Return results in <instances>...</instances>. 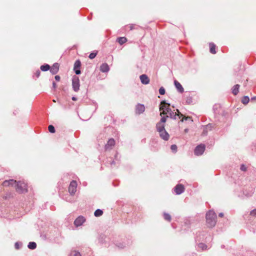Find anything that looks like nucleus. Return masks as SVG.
Listing matches in <instances>:
<instances>
[{
    "mask_svg": "<svg viewBox=\"0 0 256 256\" xmlns=\"http://www.w3.org/2000/svg\"><path fill=\"white\" fill-rule=\"evenodd\" d=\"M15 185L16 187V190L20 193H24L27 191L26 184L24 182H16V180H5L3 182L2 185L4 186H7L10 185Z\"/></svg>",
    "mask_w": 256,
    "mask_h": 256,
    "instance_id": "1",
    "label": "nucleus"
},
{
    "mask_svg": "<svg viewBox=\"0 0 256 256\" xmlns=\"http://www.w3.org/2000/svg\"><path fill=\"white\" fill-rule=\"evenodd\" d=\"M206 220L208 226L213 228L216 224L217 216L213 210L208 211L206 214Z\"/></svg>",
    "mask_w": 256,
    "mask_h": 256,
    "instance_id": "2",
    "label": "nucleus"
},
{
    "mask_svg": "<svg viewBox=\"0 0 256 256\" xmlns=\"http://www.w3.org/2000/svg\"><path fill=\"white\" fill-rule=\"evenodd\" d=\"M170 104L166 103L165 101H162L160 103V110L161 111L160 116L168 115L172 111V110L170 108Z\"/></svg>",
    "mask_w": 256,
    "mask_h": 256,
    "instance_id": "3",
    "label": "nucleus"
},
{
    "mask_svg": "<svg viewBox=\"0 0 256 256\" xmlns=\"http://www.w3.org/2000/svg\"><path fill=\"white\" fill-rule=\"evenodd\" d=\"M157 132H158L160 136L164 140H168L169 139L170 135L165 130V126L156 127Z\"/></svg>",
    "mask_w": 256,
    "mask_h": 256,
    "instance_id": "4",
    "label": "nucleus"
},
{
    "mask_svg": "<svg viewBox=\"0 0 256 256\" xmlns=\"http://www.w3.org/2000/svg\"><path fill=\"white\" fill-rule=\"evenodd\" d=\"M72 86L74 90L77 92L80 90V79L77 76H74L72 79Z\"/></svg>",
    "mask_w": 256,
    "mask_h": 256,
    "instance_id": "5",
    "label": "nucleus"
},
{
    "mask_svg": "<svg viewBox=\"0 0 256 256\" xmlns=\"http://www.w3.org/2000/svg\"><path fill=\"white\" fill-rule=\"evenodd\" d=\"M77 182L75 180H72L70 184L68 187V192L71 195H73L75 194L76 190Z\"/></svg>",
    "mask_w": 256,
    "mask_h": 256,
    "instance_id": "6",
    "label": "nucleus"
},
{
    "mask_svg": "<svg viewBox=\"0 0 256 256\" xmlns=\"http://www.w3.org/2000/svg\"><path fill=\"white\" fill-rule=\"evenodd\" d=\"M205 150V146L203 144H200L194 150V154L196 156L202 155Z\"/></svg>",
    "mask_w": 256,
    "mask_h": 256,
    "instance_id": "7",
    "label": "nucleus"
},
{
    "mask_svg": "<svg viewBox=\"0 0 256 256\" xmlns=\"http://www.w3.org/2000/svg\"><path fill=\"white\" fill-rule=\"evenodd\" d=\"M176 111L178 112V114L172 110L168 114L166 115V117L176 120L177 118L183 116V114L180 112L178 110H176Z\"/></svg>",
    "mask_w": 256,
    "mask_h": 256,
    "instance_id": "8",
    "label": "nucleus"
},
{
    "mask_svg": "<svg viewBox=\"0 0 256 256\" xmlns=\"http://www.w3.org/2000/svg\"><path fill=\"white\" fill-rule=\"evenodd\" d=\"M174 190L176 194H180L184 192V187L182 184H178L174 187Z\"/></svg>",
    "mask_w": 256,
    "mask_h": 256,
    "instance_id": "9",
    "label": "nucleus"
},
{
    "mask_svg": "<svg viewBox=\"0 0 256 256\" xmlns=\"http://www.w3.org/2000/svg\"><path fill=\"white\" fill-rule=\"evenodd\" d=\"M86 219L82 216H79L74 222V224L76 226H79L85 222Z\"/></svg>",
    "mask_w": 256,
    "mask_h": 256,
    "instance_id": "10",
    "label": "nucleus"
},
{
    "mask_svg": "<svg viewBox=\"0 0 256 256\" xmlns=\"http://www.w3.org/2000/svg\"><path fill=\"white\" fill-rule=\"evenodd\" d=\"M141 82L144 84H148L150 82V78L145 74H142L140 76Z\"/></svg>",
    "mask_w": 256,
    "mask_h": 256,
    "instance_id": "11",
    "label": "nucleus"
},
{
    "mask_svg": "<svg viewBox=\"0 0 256 256\" xmlns=\"http://www.w3.org/2000/svg\"><path fill=\"white\" fill-rule=\"evenodd\" d=\"M145 107L144 104H138L136 106V112L138 114H141L144 112Z\"/></svg>",
    "mask_w": 256,
    "mask_h": 256,
    "instance_id": "12",
    "label": "nucleus"
},
{
    "mask_svg": "<svg viewBox=\"0 0 256 256\" xmlns=\"http://www.w3.org/2000/svg\"><path fill=\"white\" fill-rule=\"evenodd\" d=\"M115 144V141L113 138H110L107 144L105 145V150H109L112 149V146H114Z\"/></svg>",
    "mask_w": 256,
    "mask_h": 256,
    "instance_id": "13",
    "label": "nucleus"
},
{
    "mask_svg": "<svg viewBox=\"0 0 256 256\" xmlns=\"http://www.w3.org/2000/svg\"><path fill=\"white\" fill-rule=\"evenodd\" d=\"M58 69H59V64L58 63H55L50 68V72L52 74H55L58 72Z\"/></svg>",
    "mask_w": 256,
    "mask_h": 256,
    "instance_id": "14",
    "label": "nucleus"
},
{
    "mask_svg": "<svg viewBox=\"0 0 256 256\" xmlns=\"http://www.w3.org/2000/svg\"><path fill=\"white\" fill-rule=\"evenodd\" d=\"M162 118L159 122H158L156 124V127H160L162 128V127L165 126V122L166 120V118L168 117L164 116H161Z\"/></svg>",
    "mask_w": 256,
    "mask_h": 256,
    "instance_id": "15",
    "label": "nucleus"
},
{
    "mask_svg": "<svg viewBox=\"0 0 256 256\" xmlns=\"http://www.w3.org/2000/svg\"><path fill=\"white\" fill-rule=\"evenodd\" d=\"M100 70L102 72H108L110 70L108 65L106 63L102 64L100 66Z\"/></svg>",
    "mask_w": 256,
    "mask_h": 256,
    "instance_id": "16",
    "label": "nucleus"
},
{
    "mask_svg": "<svg viewBox=\"0 0 256 256\" xmlns=\"http://www.w3.org/2000/svg\"><path fill=\"white\" fill-rule=\"evenodd\" d=\"M174 84L177 90L180 93H182L184 91V89L181 84L177 80H174Z\"/></svg>",
    "mask_w": 256,
    "mask_h": 256,
    "instance_id": "17",
    "label": "nucleus"
},
{
    "mask_svg": "<svg viewBox=\"0 0 256 256\" xmlns=\"http://www.w3.org/2000/svg\"><path fill=\"white\" fill-rule=\"evenodd\" d=\"M210 52L212 54H216V45L214 43H210Z\"/></svg>",
    "mask_w": 256,
    "mask_h": 256,
    "instance_id": "18",
    "label": "nucleus"
},
{
    "mask_svg": "<svg viewBox=\"0 0 256 256\" xmlns=\"http://www.w3.org/2000/svg\"><path fill=\"white\" fill-rule=\"evenodd\" d=\"M240 86L237 84L234 86L232 88V92L234 95H236L238 94Z\"/></svg>",
    "mask_w": 256,
    "mask_h": 256,
    "instance_id": "19",
    "label": "nucleus"
},
{
    "mask_svg": "<svg viewBox=\"0 0 256 256\" xmlns=\"http://www.w3.org/2000/svg\"><path fill=\"white\" fill-rule=\"evenodd\" d=\"M127 41V39L125 37H120L117 38V42L120 44H122Z\"/></svg>",
    "mask_w": 256,
    "mask_h": 256,
    "instance_id": "20",
    "label": "nucleus"
},
{
    "mask_svg": "<svg viewBox=\"0 0 256 256\" xmlns=\"http://www.w3.org/2000/svg\"><path fill=\"white\" fill-rule=\"evenodd\" d=\"M28 247L31 250H34L36 247V244L35 242H30L28 244Z\"/></svg>",
    "mask_w": 256,
    "mask_h": 256,
    "instance_id": "21",
    "label": "nucleus"
},
{
    "mask_svg": "<svg viewBox=\"0 0 256 256\" xmlns=\"http://www.w3.org/2000/svg\"><path fill=\"white\" fill-rule=\"evenodd\" d=\"M50 68V66L48 64L42 65L40 66V70L44 72H46V71L49 70Z\"/></svg>",
    "mask_w": 256,
    "mask_h": 256,
    "instance_id": "22",
    "label": "nucleus"
},
{
    "mask_svg": "<svg viewBox=\"0 0 256 256\" xmlns=\"http://www.w3.org/2000/svg\"><path fill=\"white\" fill-rule=\"evenodd\" d=\"M103 214V212L102 210L100 209H97L94 213V215L95 216L98 217L101 216Z\"/></svg>",
    "mask_w": 256,
    "mask_h": 256,
    "instance_id": "23",
    "label": "nucleus"
},
{
    "mask_svg": "<svg viewBox=\"0 0 256 256\" xmlns=\"http://www.w3.org/2000/svg\"><path fill=\"white\" fill-rule=\"evenodd\" d=\"M70 256H81V254L79 252L74 250L71 251Z\"/></svg>",
    "mask_w": 256,
    "mask_h": 256,
    "instance_id": "24",
    "label": "nucleus"
},
{
    "mask_svg": "<svg viewBox=\"0 0 256 256\" xmlns=\"http://www.w3.org/2000/svg\"><path fill=\"white\" fill-rule=\"evenodd\" d=\"M249 101H250V98L248 96H244L242 99V102L244 104H248Z\"/></svg>",
    "mask_w": 256,
    "mask_h": 256,
    "instance_id": "25",
    "label": "nucleus"
},
{
    "mask_svg": "<svg viewBox=\"0 0 256 256\" xmlns=\"http://www.w3.org/2000/svg\"><path fill=\"white\" fill-rule=\"evenodd\" d=\"M80 62L79 60H76L74 64V70L80 68Z\"/></svg>",
    "mask_w": 256,
    "mask_h": 256,
    "instance_id": "26",
    "label": "nucleus"
},
{
    "mask_svg": "<svg viewBox=\"0 0 256 256\" xmlns=\"http://www.w3.org/2000/svg\"><path fill=\"white\" fill-rule=\"evenodd\" d=\"M164 220H166L170 222L171 220V216H170V214H168V213H166V212L164 213Z\"/></svg>",
    "mask_w": 256,
    "mask_h": 256,
    "instance_id": "27",
    "label": "nucleus"
},
{
    "mask_svg": "<svg viewBox=\"0 0 256 256\" xmlns=\"http://www.w3.org/2000/svg\"><path fill=\"white\" fill-rule=\"evenodd\" d=\"M198 248H200L202 250H206V248L207 246L204 244L200 243L198 245Z\"/></svg>",
    "mask_w": 256,
    "mask_h": 256,
    "instance_id": "28",
    "label": "nucleus"
},
{
    "mask_svg": "<svg viewBox=\"0 0 256 256\" xmlns=\"http://www.w3.org/2000/svg\"><path fill=\"white\" fill-rule=\"evenodd\" d=\"M211 128V124H209L206 126V128H204L202 134L203 135H206L207 133V129Z\"/></svg>",
    "mask_w": 256,
    "mask_h": 256,
    "instance_id": "29",
    "label": "nucleus"
},
{
    "mask_svg": "<svg viewBox=\"0 0 256 256\" xmlns=\"http://www.w3.org/2000/svg\"><path fill=\"white\" fill-rule=\"evenodd\" d=\"M49 132L51 133H54L55 132L54 127L52 125H50L48 127Z\"/></svg>",
    "mask_w": 256,
    "mask_h": 256,
    "instance_id": "30",
    "label": "nucleus"
},
{
    "mask_svg": "<svg viewBox=\"0 0 256 256\" xmlns=\"http://www.w3.org/2000/svg\"><path fill=\"white\" fill-rule=\"evenodd\" d=\"M159 93L163 95L165 94V89L163 87H160L159 89Z\"/></svg>",
    "mask_w": 256,
    "mask_h": 256,
    "instance_id": "31",
    "label": "nucleus"
},
{
    "mask_svg": "<svg viewBox=\"0 0 256 256\" xmlns=\"http://www.w3.org/2000/svg\"><path fill=\"white\" fill-rule=\"evenodd\" d=\"M170 149L172 151L176 152L177 150V146L176 144H172L170 146Z\"/></svg>",
    "mask_w": 256,
    "mask_h": 256,
    "instance_id": "32",
    "label": "nucleus"
},
{
    "mask_svg": "<svg viewBox=\"0 0 256 256\" xmlns=\"http://www.w3.org/2000/svg\"><path fill=\"white\" fill-rule=\"evenodd\" d=\"M190 120L191 121H192V120H191V118L190 116H184L182 118L181 120V122H183L184 120Z\"/></svg>",
    "mask_w": 256,
    "mask_h": 256,
    "instance_id": "33",
    "label": "nucleus"
},
{
    "mask_svg": "<svg viewBox=\"0 0 256 256\" xmlns=\"http://www.w3.org/2000/svg\"><path fill=\"white\" fill-rule=\"evenodd\" d=\"M96 53L92 52L89 55V58L90 59H93L94 58L96 57Z\"/></svg>",
    "mask_w": 256,
    "mask_h": 256,
    "instance_id": "34",
    "label": "nucleus"
},
{
    "mask_svg": "<svg viewBox=\"0 0 256 256\" xmlns=\"http://www.w3.org/2000/svg\"><path fill=\"white\" fill-rule=\"evenodd\" d=\"M250 215L256 217V209L253 210L250 212Z\"/></svg>",
    "mask_w": 256,
    "mask_h": 256,
    "instance_id": "35",
    "label": "nucleus"
},
{
    "mask_svg": "<svg viewBox=\"0 0 256 256\" xmlns=\"http://www.w3.org/2000/svg\"><path fill=\"white\" fill-rule=\"evenodd\" d=\"M246 166L244 165V164H242L240 166V169L241 170L243 171V172H245L246 170Z\"/></svg>",
    "mask_w": 256,
    "mask_h": 256,
    "instance_id": "36",
    "label": "nucleus"
},
{
    "mask_svg": "<svg viewBox=\"0 0 256 256\" xmlns=\"http://www.w3.org/2000/svg\"><path fill=\"white\" fill-rule=\"evenodd\" d=\"M14 246L16 249H17V250L19 249L20 248L19 242H16L15 244H14Z\"/></svg>",
    "mask_w": 256,
    "mask_h": 256,
    "instance_id": "37",
    "label": "nucleus"
},
{
    "mask_svg": "<svg viewBox=\"0 0 256 256\" xmlns=\"http://www.w3.org/2000/svg\"><path fill=\"white\" fill-rule=\"evenodd\" d=\"M75 70V72L76 74H80V70L79 68L78 69H76V70Z\"/></svg>",
    "mask_w": 256,
    "mask_h": 256,
    "instance_id": "38",
    "label": "nucleus"
},
{
    "mask_svg": "<svg viewBox=\"0 0 256 256\" xmlns=\"http://www.w3.org/2000/svg\"><path fill=\"white\" fill-rule=\"evenodd\" d=\"M55 79L57 81H59L60 80V76H55Z\"/></svg>",
    "mask_w": 256,
    "mask_h": 256,
    "instance_id": "39",
    "label": "nucleus"
},
{
    "mask_svg": "<svg viewBox=\"0 0 256 256\" xmlns=\"http://www.w3.org/2000/svg\"><path fill=\"white\" fill-rule=\"evenodd\" d=\"M40 70H38L36 72V76L37 77H38L40 74Z\"/></svg>",
    "mask_w": 256,
    "mask_h": 256,
    "instance_id": "40",
    "label": "nucleus"
},
{
    "mask_svg": "<svg viewBox=\"0 0 256 256\" xmlns=\"http://www.w3.org/2000/svg\"><path fill=\"white\" fill-rule=\"evenodd\" d=\"M134 26L133 24H131L130 25V30H132L134 29Z\"/></svg>",
    "mask_w": 256,
    "mask_h": 256,
    "instance_id": "41",
    "label": "nucleus"
},
{
    "mask_svg": "<svg viewBox=\"0 0 256 256\" xmlns=\"http://www.w3.org/2000/svg\"><path fill=\"white\" fill-rule=\"evenodd\" d=\"M218 216H220V217H222V216H224V214H223V213H222V212H220V214H219V215H218Z\"/></svg>",
    "mask_w": 256,
    "mask_h": 256,
    "instance_id": "42",
    "label": "nucleus"
},
{
    "mask_svg": "<svg viewBox=\"0 0 256 256\" xmlns=\"http://www.w3.org/2000/svg\"><path fill=\"white\" fill-rule=\"evenodd\" d=\"M72 100H74V101H75V100H77V98H76V97L73 96V97L72 98Z\"/></svg>",
    "mask_w": 256,
    "mask_h": 256,
    "instance_id": "43",
    "label": "nucleus"
},
{
    "mask_svg": "<svg viewBox=\"0 0 256 256\" xmlns=\"http://www.w3.org/2000/svg\"><path fill=\"white\" fill-rule=\"evenodd\" d=\"M52 85H53V86H54V88H56V84L54 82H53Z\"/></svg>",
    "mask_w": 256,
    "mask_h": 256,
    "instance_id": "44",
    "label": "nucleus"
},
{
    "mask_svg": "<svg viewBox=\"0 0 256 256\" xmlns=\"http://www.w3.org/2000/svg\"><path fill=\"white\" fill-rule=\"evenodd\" d=\"M114 164V162L113 160L112 161V162H111V164L112 165V164Z\"/></svg>",
    "mask_w": 256,
    "mask_h": 256,
    "instance_id": "45",
    "label": "nucleus"
},
{
    "mask_svg": "<svg viewBox=\"0 0 256 256\" xmlns=\"http://www.w3.org/2000/svg\"><path fill=\"white\" fill-rule=\"evenodd\" d=\"M255 99H256V96L253 97V98H252V100H255Z\"/></svg>",
    "mask_w": 256,
    "mask_h": 256,
    "instance_id": "46",
    "label": "nucleus"
},
{
    "mask_svg": "<svg viewBox=\"0 0 256 256\" xmlns=\"http://www.w3.org/2000/svg\"><path fill=\"white\" fill-rule=\"evenodd\" d=\"M188 131V129H186V130H185V132H187Z\"/></svg>",
    "mask_w": 256,
    "mask_h": 256,
    "instance_id": "47",
    "label": "nucleus"
}]
</instances>
